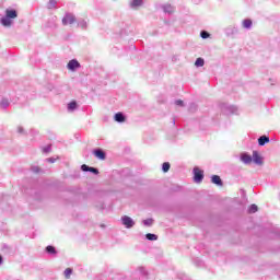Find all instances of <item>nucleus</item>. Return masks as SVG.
Segmentation results:
<instances>
[{
	"label": "nucleus",
	"instance_id": "nucleus-8",
	"mask_svg": "<svg viewBox=\"0 0 280 280\" xmlns=\"http://www.w3.org/2000/svg\"><path fill=\"white\" fill-rule=\"evenodd\" d=\"M135 275H137L140 279H145V277H148V271L145 270V268L143 267H139Z\"/></svg>",
	"mask_w": 280,
	"mask_h": 280
},
{
	"label": "nucleus",
	"instance_id": "nucleus-18",
	"mask_svg": "<svg viewBox=\"0 0 280 280\" xmlns=\"http://www.w3.org/2000/svg\"><path fill=\"white\" fill-rule=\"evenodd\" d=\"M145 238L149 240V242H156V240H159V236L156 234L148 233L145 235Z\"/></svg>",
	"mask_w": 280,
	"mask_h": 280
},
{
	"label": "nucleus",
	"instance_id": "nucleus-12",
	"mask_svg": "<svg viewBox=\"0 0 280 280\" xmlns=\"http://www.w3.org/2000/svg\"><path fill=\"white\" fill-rule=\"evenodd\" d=\"M238 30L235 26H230L225 30L226 36H235L237 34Z\"/></svg>",
	"mask_w": 280,
	"mask_h": 280
},
{
	"label": "nucleus",
	"instance_id": "nucleus-14",
	"mask_svg": "<svg viewBox=\"0 0 280 280\" xmlns=\"http://www.w3.org/2000/svg\"><path fill=\"white\" fill-rule=\"evenodd\" d=\"M211 183H213V185H218L219 187H222L223 185L222 178H220L218 175H212Z\"/></svg>",
	"mask_w": 280,
	"mask_h": 280
},
{
	"label": "nucleus",
	"instance_id": "nucleus-20",
	"mask_svg": "<svg viewBox=\"0 0 280 280\" xmlns=\"http://www.w3.org/2000/svg\"><path fill=\"white\" fill-rule=\"evenodd\" d=\"M170 167H172V165L170 164V162H164V163L162 164V171H163L164 173L170 172Z\"/></svg>",
	"mask_w": 280,
	"mask_h": 280
},
{
	"label": "nucleus",
	"instance_id": "nucleus-10",
	"mask_svg": "<svg viewBox=\"0 0 280 280\" xmlns=\"http://www.w3.org/2000/svg\"><path fill=\"white\" fill-rule=\"evenodd\" d=\"M114 119L118 124H124V121H126V116L124 115V113L119 112V113L115 114Z\"/></svg>",
	"mask_w": 280,
	"mask_h": 280
},
{
	"label": "nucleus",
	"instance_id": "nucleus-31",
	"mask_svg": "<svg viewBox=\"0 0 280 280\" xmlns=\"http://www.w3.org/2000/svg\"><path fill=\"white\" fill-rule=\"evenodd\" d=\"M201 38H209L210 34L207 31L200 33Z\"/></svg>",
	"mask_w": 280,
	"mask_h": 280
},
{
	"label": "nucleus",
	"instance_id": "nucleus-39",
	"mask_svg": "<svg viewBox=\"0 0 280 280\" xmlns=\"http://www.w3.org/2000/svg\"><path fill=\"white\" fill-rule=\"evenodd\" d=\"M3 264V256L0 255V266Z\"/></svg>",
	"mask_w": 280,
	"mask_h": 280
},
{
	"label": "nucleus",
	"instance_id": "nucleus-6",
	"mask_svg": "<svg viewBox=\"0 0 280 280\" xmlns=\"http://www.w3.org/2000/svg\"><path fill=\"white\" fill-rule=\"evenodd\" d=\"M68 69L70 71H75V69H80V63L77 59H72L68 62Z\"/></svg>",
	"mask_w": 280,
	"mask_h": 280
},
{
	"label": "nucleus",
	"instance_id": "nucleus-4",
	"mask_svg": "<svg viewBox=\"0 0 280 280\" xmlns=\"http://www.w3.org/2000/svg\"><path fill=\"white\" fill-rule=\"evenodd\" d=\"M121 222L126 229H132L135 226V220L128 215L121 217Z\"/></svg>",
	"mask_w": 280,
	"mask_h": 280
},
{
	"label": "nucleus",
	"instance_id": "nucleus-33",
	"mask_svg": "<svg viewBox=\"0 0 280 280\" xmlns=\"http://www.w3.org/2000/svg\"><path fill=\"white\" fill-rule=\"evenodd\" d=\"M92 174H100V171L95 167L90 166V171Z\"/></svg>",
	"mask_w": 280,
	"mask_h": 280
},
{
	"label": "nucleus",
	"instance_id": "nucleus-28",
	"mask_svg": "<svg viewBox=\"0 0 280 280\" xmlns=\"http://www.w3.org/2000/svg\"><path fill=\"white\" fill-rule=\"evenodd\" d=\"M57 3L58 2L56 0H49L48 10H52V8H56Z\"/></svg>",
	"mask_w": 280,
	"mask_h": 280
},
{
	"label": "nucleus",
	"instance_id": "nucleus-19",
	"mask_svg": "<svg viewBox=\"0 0 280 280\" xmlns=\"http://www.w3.org/2000/svg\"><path fill=\"white\" fill-rule=\"evenodd\" d=\"M75 108H78V103L75 101H72L68 104V110H75Z\"/></svg>",
	"mask_w": 280,
	"mask_h": 280
},
{
	"label": "nucleus",
	"instance_id": "nucleus-24",
	"mask_svg": "<svg viewBox=\"0 0 280 280\" xmlns=\"http://www.w3.org/2000/svg\"><path fill=\"white\" fill-rule=\"evenodd\" d=\"M86 22L84 20H79L78 27H81V30H86Z\"/></svg>",
	"mask_w": 280,
	"mask_h": 280
},
{
	"label": "nucleus",
	"instance_id": "nucleus-38",
	"mask_svg": "<svg viewBox=\"0 0 280 280\" xmlns=\"http://www.w3.org/2000/svg\"><path fill=\"white\" fill-rule=\"evenodd\" d=\"M192 108H196V104H190V110H192Z\"/></svg>",
	"mask_w": 280,
	"mask_h": 280
},
{
	"label": "nucleus",
	"instance_id": "nucleus-34",
	"mask_svg": "<svg viewBox=\"0 0 280 280\" xmlns=\"http://www.w3.org/2000/svg\"><path fill=\"white\" fill-rule=\"evenodd\" d=\"M176 106H185L183 100L175 101Z\"/></svg>",
	"mask_w": 280,
	"mask_h": 280
},
{
	"label": "nucleus",
	"instance_id": "nucleus-1",
	"mask_svg": "<svg viewBox=\"0 0 280 280\" xmlns=\"http://www.w3.org/2000/svg\"><path fill=\"white\" fill-rule=\"evenodd\" d=\"M19 16V12L14 9H7L5 16L1 18L0 23L4 27H10L12 25V19H16Z\"/></svg>",
	"mask_w": 280,
	"mask_h": 280
},
{
	"label": "nucleus",
	"instance_id": "nucleus-30",
	"mask_svg": "<svg viewBox=\"0 0 280 280\" xmlns=\"http://www.w3.org/2000/svg\"><path fill=\"white\" fill-rule=\"evenodd\" d=\"M81 170H82V172H90L91 166L83 164V165H81Z\"/></svg>",
	"mask_w": 280,
	"mask_h": 280
},
{
	"label": "nucleus",
	"instance_id": "nucleus-5",
	"mask_svg": "<svg viewBox=\"0 0 280 280\" xmlns=\"http://www.w3.org/2000/svg\"><path fill=\"white\" fill-rule=\"evenodd\" d=\"M94 156H96V159H100L101 161H104L106 159V152H104V150L102 149H95L93 151Z\"/></svg>",
	"mask_w": 280,
	"mask_h": 280
},
{
	"label": "nucleus",
	"instance_id": "nucleus-11",
	"mask_svg": "<svg viewBox=\"0 0 280 280\" xmlns=\"http://www.w3.org/2000/svg\"><path fill=\"white\" fill-rule=\"evenodd\" d=\"M266 143H270V137H268V136H260L258 138V145L264 147V145H266Z\"/></svg>",
	"mask_w": 280,
	"mask_h": 280
},
{
	"label": "nucleus",
	"instance_id": "nucleus-3",
	"mask_svg": "<svg viewBox=\"0 0 280 280\" xmlns=\"http://www.w3.org/2000/svg\"><path fill=\"white\" fill-rule=\"evenodd\" d=\"M205 178V172L200 171V168L195 167L194 168V180L195 183H202Z\"/></svg>",
	"mask_w": 280,
	"mask_h": 280
},
{
	"label": "nucleus",
	"instance_id": "nucleus-27",
	"mask_svg": "<svg viewBox=\"0 0 280 280\" xmlns=\"http://www.w3.org/2000/svg\"><path fill=\"white\" fill-rule=\"evenodd\" d=\"M71 275H73V269L67 268V269L65 270V277H66V279H69V277H71Z\"/></svg>",
	"mask_w": 280,
	"mask_h": 280
},
{
	"label": "nucleus",
	"instance_id": "nucleus-32",
	"mask_svg": "<svg viewBox=\"0 0 280 280\" xmlns=\"http://www.w3.org/2000/svg\"><path fill=\"white\" fill-rule=\"evenodd\" d=\"M228 110H229V113H237V107H235V106H229L228 107Z\"/></svg>",
	"mask_w": 280,
	"mask_h": 280
},
{
	"label": "nucleus",
	"instance_id": "nucleus-29",
	"mask_svg": "<svg viewBox=\"0 0 280 280\" xmlns=\"http://www.w3.org/2000/svg\"><path fill=\"white\" fill-rule=\"evenodd\" d=\"M43 152H44V154H48V152H51V144L44 147Z\"/></svg>",
	"mask_w": 280,
	"mask_h": 280
},
{
	"label": "nucleus",
	"instance_id": "nucleus-35",
	"mask_svg": "<svg viewBox=\"0 0 280 280\" xmlns=\"http://www.w3.org/2000/svg\"><path fill=\"white\" fill-rule=\"evenodd\" d=\"M32 172H35V174H38V172H40V168H38V166H34L32 168Z\"/></svg>",
	"mask_w": 280,
	"mask_h": 280
},
{
	"label": "nucleus",
	"instance_id": "nucleus-26",
	"mask_svg": "<svg viewBox=\"0 0 280 280\" xmlns=\"http://www.w3.org/2000/svg\"><path fill=\"white\" fill-rule=\"evenodd\" d=\"M1 108H8L10 106V102L7 98H3L0 103Z\"/></svg>",
	"mask_w": 280,
	"mask_h": 280
},
{
	"label": "nucleus",
	"instance_id": "nucleus-25",
	"mask_svg": "<svg viewBox=\"0 0 280 280\" xmlns=\"http://www.w3.org/2000/svg\"><path fill=\"white\" fill-rule=\"evenodd\" d=\"M47 27H50V28H56V27H58V26L56 25V20H54V19L49 20L48 23H47Z\"/></svg>",
	"mask_w": 280,
	"mask_h": 280
},
{
	"label": "nucleus",
	"instance_id": "nucleus-2",
	"mask_svg": "<svg viewBox=\"0 0 280 280\" xmlns=\"http://www.w3.org/2000/svg\"><path fill=\"white\" fill-rule=\"evenodd\" d=\"M61 23L62 25H73V23H75V15L73 13H66Z\"/></svg>",
	"mask_w": 280,
	"mask_h": 280
},
{
	"label": "nucleus",
	"instance_id": "nucleus-17",
	"mask_svg": "<svg viewBox=\"0 0 280 280\" xmlns=\"http://www.w3.org/2000/svg\"><path fill=\"white\" fill-rule=\"evenodd\" d=\"M46 253L48 255H58V252L56 250V247L51 246V245H48L46 247Z\"/></svg>",
	"mask_w": 280,
	"mask_h": 280
},
{
	"label": "nucleus",
	"instance_id": "nucleus-9",
	"mask_svg": "<svg viewBox=\"0 0 280 280\" xmlns=\"http://www.w3.org/2000/svg\"><path fill=\"white\" fill-rule=\"evenodd\" d=\"M241 161H243L245 165H250V163H253V156L248 155L247 153H243L241 155Z\"/></svg>",
	"mask_w": 280,
	"mask_h": 280
},
{
	"label": "nucleus",
	"instance_id": "nucleus-16",
	"mask_svg": "<svg viewBox=\"0 0 280 280\" xmlns=\"http://www.w3.org/2000/svg\"><path fill=\"white\" fill-rule=\"evenodd\" d=\"M143 5V0H132L130 3V8H141Z\"/></svg>",
	"mask_w": 280,
	"mask_h": 280
},
{
	"label": "nucleus",
	"instance_id": "nucleus-15",
	"mask_svg": "<svg viewBox=\"0 0 280 280\" xmlns=\"http://www.w3.org/2000/svg\"><path fill=\"white\" fill-rule=\"evenodd\" d=\"M243 27H244L245 30H250V27H253V20H250V19H245V20L243 21Z\"/></svg>",
	"mask_w": 280,
	"mask_h": 280
},
{
	"label": "nucleus",
	"instance_id": "nucleus-13",
	"mask_svg": "<svg viewBox=\"0 0 280 280\" xmlns=\"http://www.w3.org/2000/svg\"><path fill=\"white\" fill-rule=\"evenodd\" d=\"M162 9L165 14H174V7L172 4H164Z\"/></svg>",
	"mask_w": 280,
	"mask_h": 280
},
{
	"label": "nucleus",
	"instance_id": "nucleus-22",
	"mask_svg": "<svg viewBox=\"0 0 280 280\" xmlns=\"http://www.w3.org/2000/svg\"><path fill=\"white\" fill-rule=\"evenodd\" d=\"M257 211H258L257 205L253 203L249 206L248 213H257Z\"/></svg>",
	"mask_w": 280,
	"mask_h": 280
},
{
	"label": "nucleus",
	"instance_id": "nucleus-21",
	"mask_svg": "<svg viewBox=\"0 0 280 280\" xmlns=\"http://www.w3.org/2000/svg\"><path fill=\"white\" fill-rule=\"evenodd\" d=\"M144 226H152L154 224V219H145L142 221Z\"/></svg>",
	"mask_w": 280,
	"mask_h": 280
},
{
	"label": "nucleus",
	"instance_id": "nucleus-37",
	"mask_svg": "<svg viewBox=\"0 0 280 280\" xmlns=\"http://www.w3.org/2000/svg\"><path fill=\"white\" fill-rule=\"evenodd\" d=\"M18 132H19L20 135H23V132H24L23 127H18Z\"/></svg>",
	"mask_w": 280,
	"mask_h": 280
},
{
	"label": "nucleus",
	"instance_id": "nucleus-7",
	"mask_svg": "<svg viewBox=\"0 0 280 280\" xmlns=\"http://www.w3.org/2000/svg\"><path fill=\"white\" fill-rule=\"evenodd\" d=\"M254 163L256 165H264V160L261 159V156L259 155V153L257 151L253 152V159Z\"/></svg>",
	"mask_w": 280,
	"mask_h": 280
},
{
	"label": "nucleus",
	"instance_id": "nucleus-23",
	"mask_svg": "<svg viewBox=\"0 0 280 280\" xmlns=\"http://www.w3.org/2000/svg\"><path fill=\"white\" fill-rule=\"evenodd\" d=\"M195 67H205V59L197 58V60L195 61Z\"/></svg>",
	"mask_w": 280,
	"mask_h": 280
},
{
	"label": "nucleus",
	"instance_id": "nucleus-36",
	"mask_svg": "<svg viewBox=\"0 0 280 280\" xmlns=\"http://www.w3.org/2000/svg\"><path fill=\"white\" fill-rule=\"evenodd\" d=\"M47 163H54L56 161V158H48L46 159Z\"/></svg>",
	"mask_w": 280,
	"mask_h": 280
}]
</instances>
